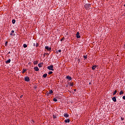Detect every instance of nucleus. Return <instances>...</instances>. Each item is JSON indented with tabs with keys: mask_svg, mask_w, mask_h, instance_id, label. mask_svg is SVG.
<instances>
[{
	"mask_svg": "<svg viewBox=\"0 0 125 125\" xmlns=\"http://www.w3.org/2000/svg\"><path fill=\"white\" fill-rule=\"evenodd\" d=\"M98 66L96 65H93V66L92 67V70H95V69H96V68H97Z\"/></svg>",
	"mask_w": 125,
	"mask_h": 125,
	"instance_id": "nucleus-8",
	"label": "nucleus"
},
{
	"mask_svg": "<svg viewBox=\"0 0 125 125\" xmlns=\"http://www.w3.org/2000/svg\"><path fill=\"white\" fill-rule=\"evenodd\" d=\"M45 48L48 51H50L51 50V47H49L48 46H46L45 47Z\"/></svg>",
	"mask_w": 125,
	"mask_h": 125,
	"instance_id": "nucleus-3",
	"label": "nucleus"
},
{
	"mask_svg": "<svg viewBox=\"0 0 125 125\" xmlns=\"http://www.w3.org/2000/svg\"><path fill=\"white\" fill-rule=\"evenodd\" d=\"M34 123H35V121H34V120H32L31 124H34Z\"/></svg>",
	"mask_w": 125,
	"mask_h": 125,
	"instance_id": "nucleus-27",
	"label": "nucleus"
},
{
	"mask_svg": "<svg viewBox=\"0 0 125 125\" xmlns=\"http://www.w3.org/2000/svg\"><path fill=\"white\" fill-rule=\"evenodd\" d=\"M53 118H54V119H56V116L53 115Z\"/></svg>",
	"mask_w": 125,
	"mask_h": 125,
	"instance_id": "nucleus-29",
	"label": "nucleus"
},
{
	"mask_svg": "<svg viewBox=\"0 0 125 125\" xmlns=\"http://www.w3.org/2000/svg\"><path fill=\"white\" fill-rule=\"evenodd\" d=\"M38 63H39V61H34L33 62L34 65H37V64H38Z\"/></svg>",
	"mask_w": 125,
	"mask_h": 125,
	"instance_id": "nucleus-9",
	"label": "nucleus"
},
{
	"mask_svg": "<svg viewBox=\"0 0 125 125\" xmlns=\"http://www.w3.org/2000/svg\"><path fill=\"white\" fill-rule=\"evenodd\" d=\"M10 36H13V34L12 33H11Z\"/></svg>",
	"mask_w": 125,
	"mask_h": 125,
	"instance_id": "nucleus-34",
	"label": "nucleus"
},
{
	"mask_svg": "<svg viewBox=\"0 0 125 125\" xmlns=\"http://www.w3.org/2000/svg\"><path fill=\"white\" fill-rule=\"evenodd\" d=\"M26 71H27V69H23L22 71V74H24Z\"/></svg>",
	"mask_w": 125,
	"mask_h": 125,
	"instance_id": "nucleus-13",
	"label": "nucleus"
},
{
	"mask_svg": "<svg viewBox=\"0 0 125 125\" xmlns=\"http://www.w3.org/2000/svg\"><path fill=\"white\" fill-rule=\"evenodd\" d=\"M121 120H122V121H124V120H125V119H124V118H123V117H121Z\"/></svg>",
	"mask_w": 125,
	"mask_h": 125,
	"instance_id": "nucleus-28",
	"label": "nucleus"
},
{
	"mask_svg": "<svg viewBox=\"0 0 125 125\" xmlns=\"http://www.w3.org/2000/svg\"><path fill=\"white\" fill-rule=\"evenodd\" d=\"M46 54V55H48V54H47H47Z\"/></svg>",
	"mask_w": 125,
	"mask_h": 125,
	"instance_id": "nucleus-39",
	"label": "nucleus"
},
{
	"mask_svg": "<svg viewBox=\"0 0 125 125\" xmlns=\"http://www.w3.org/2000/svg\"><path fill=\"white\" fill-rule=\"evenodd\" d=\"M76 37L77 39H80V38H81V36H80V32H78L76 34Z\"/></svg>",
	"mask_w": 125,
	"mask_h": 125,
	"instance_id": "nucleus-5",
	"label": "nucleus"
},
{
	"mask_svg": "<svg viewBox=\"0 0 125 125\" xmlns=\"http://www.w3.org/2000/svg\"><path fill=\"white\" fill-rule=\"evenodd\" d=\"M39 44H38V43H36V47H38L39 46Z\"/></svg>",
	"mask_w": 125,
	"mask_h": 125,
	"instance_id": "nucleus-26",
	"label": "nucleus"
},
{
	"mask_svg": "<svg viewBox=\"0 0 125 125\" xmlns=\"http://www.w3.org/2000/svg\"><path fill=\"white\" fill-rule=\"evenodd\" d=\"M53 101H54L55 102H57V99L54 98V99H53Z\"/></svg>",
	"mask_w": 125,
	"mask_h": 125,
	"instance_id": "nucleus-24",
	"label": "nucleus"
},
{
	"mask_svg": "<svg viewBox=\"0 0 125 125\" xmlns=\"http://www.w3.org/2000/svg\"><path fill=\"white\" fill-rule=\"evenodd\" d=\"M66 79H67V80H68L69 81H71L72 80V77H71L70 76H67L66 77Z\"/></svg>",
	"mask_w": 125,
	"mask_h": 125,
	"instance_id": "nucleus-10",
	"label": "nucleus"
},
{
	"mask_svg": "<svg viewBox=\"0 0 125 125\" xmlns=\"http://www.w3.org/2000/svg\"><path fill=\"white\" fill-rule=\"evenodd\" d=\"M47 69H48V70H50L51 71H54V69H53V65L52 64L48 66Z\"/></svg>",
	"mask_w": 125,
	"mask_h": 125,
	"instance_id": "nucleus-2",
	"label": "nucleus"
},
{
	"mask_svg": "<svg viewBox=\"0 0 125 125\" xmlns=\"http://www.w3.org/2000/svg\"><path fill=\"white\" fill-rule=\"evenodd\" d=\"M47 77V74H44L43 75V78H46Z\"/></svg>",
	"mask_w": 125,
	"mask_h": 125,
	"instance_id": "nucleus-17",
	"label": "nucleus"
},
{
	"mask_svg": "<svg viewBox=\"0 0 125 125\" xmlns=\"http://www.w3.org/2000/svg\"><path fill=\"white\" fill-rule=\"evenodd\" d=\"M124 6H125V4H124Z\"/></svg>",
	"mask_w": 125,
	"mask_h": 125,
	"instance_id": "nucleus-40",
	"label": "nucleus"
},
{
	"mask_svg": "<svg viewBox=\"0 0 125 125\" xmlns=\"http://www.w3.org/2000/svg\"><path fill=\"white\" fill-rule=\"evenodd\" d=\"M64 117H65V118H68L69 117V114H68L67 113H64Z\"/></svg>",
	"mask_w": 125,
	"mask_h": 125,
	"instance_id": "nucleus-12",
	"label": "nucleus"
},
{
	"mask_svg": "<svg viewBox=\"0 0 125 125\" xmlns=\"http://www.w3.org/2000/svg\"><path fill=\"white\" fill-rule=\"evenodd\" d=\"M123 99L124 100H125V96H124L123 97Z\"/></svg>",
	"mask_w": 125,
	"mask_h": 125,
	"instance_id": "nucleus-30",
	"label": "nucleus"
},
{
	"mask_svg": "<svg viewBox=\"0 0 125 125\" xmlns=\"http://www.w3.org/2000/svg\"><path fill=\"white\" fill-rule=\"evenodd\" d=\"M24 81L25 82H30V78H29V77H26L24 78Z\"/></svg>",
	"mask_w": 125,
	"mask_h": 125,
	"instance_id": "nucleus-6",
	"label": "nucleus"
},
{
	"mask_svg": "<svg viewBox=\"0 0 125 125\" xmlns=\"http://www.w3.org/2000/svg\"><path fill=\"white\" fill-rule=\"evenodd\" d=\"M45 54H46V53H44V54H43L44 56H45Z\"/></svg>",
	"mask_w": 125,
	"mask_h": 125,
	"instance_id": "nucleus-36",
	"label": "nucleus"
},
{
	"mask_svg": "<svg viewBox=\"0 0 125 125\" xmlns=\"http://www.w3.org/2000/svg\"><path fill=\"white\" fill-rule=\"evenodd\" d=\"M34 70L35 71H36L37 72H38V71H40V69H39V67H38V66L34 67Z\"/></svg>",
	"mask_w": 125,
	"mask_h": 125,
	"instance_id": "nucleus-7",
	"label": "nucleus"
},
{
	"mask_svg": "<svg viewBox=\"0 0 125 125\" xmlns=\"http://www.w3.org/2000/svg\"><path fill=\"white\" fill-rule=\"evenodd\" d=\"M75 91H76V89H74Z\"/></svg>",
	"mask_w": 125,
	"mask_h": 125,
	"instance_id": "nucleus-41",
	"label": "nucleus"
},
{
	"mask_svg": "<svg viewBox=\"0 0 125 125\" xmlns=\"http://www.w3.org/2000/svg\"><path fill=\"white\" fill-rule=\"evenodd\" d=\"M122 94H124V91H121L120 92V95H122Z\"/></svg>",
	"mask_w": 125,
	"mask_h": 125,
	"instance_id": "nucleus-20",
	"label": "nucleus"
},
{
	"mask_svg": "<svg viewBox=\"0 0 125 125\" xmlns=\"http://www.w3.org/2000/svg\"><path fill=\"white\" fill-rule=\"evenodd\" d=\"M64 123H70V119H66L64 120Z\"/></svg>",
	"mask_w": 125,
	"mask_h": 125,
	"instance_id": "nucleus-14",
	"label": "nucleus"
},
{
	"mask_svg": "<svg viewBox=\"0 0 125 125\" xmlns=\"http://www.w3.org/2000/svg\"><path fill=\"white\" fill-rule=\"evenodd\" d=\"M11 33H12V34H13V33H14V30H12V31H11Z\"/></svg>",
	"mask_w": 125,
	"mask_h": 125,
	"instance_id": "nucleus-31",
	"label": "nucleus"
},
{
	"mask_svg": "<svg viewBox=\"0 0 125 125\" xmlns=\"http://www.w3.org/2000/svg\"><path fill=\"white\" fill-rule=\"evenodd\" d=\"M53 72H52V71H50V72H48V75H51V74H53Z\"/></svg>",
	"mask_w": 125,
	"mask_h": 125,
	"instance_id": "nucleus-22",
	"label": "nucleus"
},
{
	"mask_svg": "<svg viewBox=\"0 0 125 125\" xmlns=\"http://www.w3.org/2000/svg\"><path fill=\"white\" fill-rule=\"evenodd\" d=\"M52 93H53V91H52V90H49V94H52Z\"/></svg>",
	"mask_w": 125,
	"mask_h": 125,
	"instance_id": "nucleus-16",
	"label": "nucleus"
},
{
	"mask_svg": "<svg viewBox=\"0 0 125 125\" xmlns=\"http://www.w3.org/2000/svg\"><path fill=\"white\" fill-rule=\"evenodd\" d=\"M35 43H34V46H35Z\"/></svg>",
	"mask_w": 125,
	"mask_h": 125,
	"instance_id": "nucleus-38",
	"label": "nucleus"
},
{
	"mask_svg": "<svg viewBox=\"0 0 125 125\" xmlns=\"http://www.w3.org/2000/svg\"><path fill=\"white\" fill-rule=\"evenodd\" d=\"M83 58L84 59H86L87 58V56H83Z\"/></svg>",
	"mask_w": 125,
	"mask_h": 125,
	"instance_id": "nucleus-25",
	"label": "nucleus"
},
{
	"mask_svg": "<svg viewBox=\"0 0 125 125\" xmlns=\"http://www.w3.org/2000/svg\"><path fill=\"white\" fill-rule=\"evenodd\" d=\"M7 43V42H5V44H6Z\"/></svg>",
	"mask_w": 125,
	"mask_h": 125,
	"instance_id": "nucleus-37",
	"label": "nucleus"
},
{
	"mask_svg": "<svg viewBox=\"0 0 125 125\" xmlns=\"http://www.w3.org/2000/svg\"><path fill=\"white\" fill-rule=\"evenodd\" d=\"M84 7L85 9H89V8H90V4H85L84 5Z\"/></svg>",
	"mask_w": 125,
	"mask_h": 125,
	"instance_id": "nucleus-1",
	"label": "nucleus"
},
{
	"mask_svg": "<svg viewBox=\"0 0 125 125\" xmlns=\"http://www.w3.org/2000/svg\"><path fill=\"white\" fill-rule=\"evenodd\" d=\"M28 46L27 45V44H23V47H24V48H26V47H27Z\"/></svg>",
	"mask_w": 125,
	"mask_h": 125,
	"instance_id": "nucleus-21",
	"label": "nucleus"
},
{
	"mask_svg": "<svg viewBox=\"0 0 125 125\" xmlns=\"http://www.w3.org/2000/svg\"><path fill=\"white\" fill-rule=\"evenodd\" d=\"M117 93V90H115L114 92H113V95H115V94Z\"/></svg>",
	"mask_w": 125,
	"mask_h": 125,
	"instance_id": "nucleus-19",
	"label": "nucleus"
},
{
	"mask_svg": "<svg viewBox=\"0 0 125 125\" xmlns=\"http://www.w3.org/2000/svg\"><path fill=\"white\" fill-rule=\"evenodd\" d=\"M70 86H73V85H74V83L72 82L71 83H70Z\"/></svg>",
	"mask_w": 125,
	"mask_h": 125,
	"instance_id": "nucleus-23",
	"label": "nucleus"
},
{
	"mask_svg": "<svg viewBox=\"0 0 125 125\" xmlns=\"http://www.w3.org/2000/svg\"><path fill=\"white\" fill-rule=\"evenodd\" d=\"M63 40H64V38H62V39H61V42L63 41Z\"/></svg>",
	"mask_w": 125,
	"mask_h": 125,
	"instance_id": "nucleus-32",
	"label": "nucleus"
},
{
	"mask_svg": "<svg viewBox=\"0 0 125 125\" xmlns=\"http://www.w3.org/2000/svg\"><path fill=\"white\" fill-rule=\"evenodd\" d=\"M22 97H23V95H22L21 96V98H22Z\"/></svg>",
	"mask_w": 125,
	"mask_h": 125,
	"instance_id": "nucleus-35",
	"label": "nucleus"
},
{
	"mask_svg": "<svg viewBox=\"0 0 125 125\" xmlns=\"http://www.w3.org/2000/svg\"><path fill=\"white\" fill-rule=\"evenodd\" d=\"M61 51H62L61 50H58V52H61Z\"/></svg>",
	"mask_w": 125,
	"mask_h": 125,
	"instance_id": "nucleus-33",
	"label": "nucleus"
},
{
	"mask_svg": "<svg viewBox=\"0 0 125 125\" xmlns=\"http://www.w3.org/2000/svg\"><path fill=\"white\" fill-rule=\"evenodd\" d=\"M11 62V60H10V59H8V60H7V61L5 62V63L6 64L8 63H10V62Z\"/></svg>",
	"mask_w": 125,
	"mask_h": 125,
	"instance_id": "nucleus-11",
	"label": "nucleus"
},
{
	"mask_svg": "<svg viewBox=\"0 0 125 125\" xmlns=\"http://www.w3.org/2000/svg\"><path fill=\"white\" fill-rule=\"evenodd\" d=\"M112 100L113 101H114V102H116L117 101V99L114 97L113 98H112Z\"/></svg>",
	"mask_w": 125,
	"mask_h": 125,
	"instance_id": "nucleus-15",
	"label": "nucleus"
},
{
	"mask_svg": "<svg viewBox=\"0 0 125 125\" xmlns=\"http://www.w3.org/2000/svg\"><path fill=\"white\" fill-rule=\"evenodd\" d=\"M12 22L13 24H15V22H16V21H15V20H13Z\"/></svg>",
	"mask_w": 125,
	"mask_h": 125,
	"instance_id": "nucleus-18",
	"label": "nucleus"
},
{
	"mask_svg": "<svg viewBox=\"0 0 125 125\" xmlns=\"http://www.w3.org/2000/svg\"><path fill=\"white\" fill-rule=\"evenodd\" d=\"M42 66H43V62H41L38 64V67H39V68H42Z\"/></svg>",
	"mask_w": 125,
	"mask_h": 125,
	"instance_id": "nucleus-4",
	"label": "nucleus"
}]
</instances>
